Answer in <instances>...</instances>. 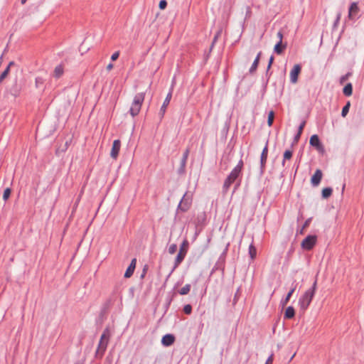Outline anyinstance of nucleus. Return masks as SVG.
<instances>
[{
  "mask_svg": "<svg viewBox=\"0 0 364 364\" xmlns=\"http://www.w3.org/2000/svg\"><path fill=\"white\" fill-rule=\"evenodd\" d=\"M316 284L317 282L315 281L312 287L306 290L299 298V305L302 311H306L310 305L316 290Z\"/></svg>",
  "mask_w": 364,
  "mask_h": 364,
  "instance_id": "obj_1",
  "label": "nucleus"
},
{
  "mask_svg": "<svg viewBox=\"0 0 364 364\" xmlns=\"http://www.w3.org/2000/svg\"><path fill=\"white\" fill-rule=\"evenodd\" d=\"M111 337V332L109 328H106L102 334L101 335L97 350H96V356L99 358H102L106 351L107 345L109 343V339Z\"/></svg>",
  "mask_w": 364,
  "mask_h": 364,
  "instance_id": "obj_2",
  "label": "nucleus"
},
{
  "mask_svg": "<svg viewBox=\"0 0 364 364\" xmlns=\"http://www.w3.org/2000/svg\"><path fill=\"white\" fill-rule=\"evenodd\" d=\"M144 98V92H139L134 95L129 108V113L132 117H135L139 113Z\"/></svg>",
  "mask_w": 364,
  "mask_h": 364,
  "instance_id": "obj_3",
  "label": "nucleus"
},
{
  "mask_svg": "<svg viewBox=\"0 0 364 364\" xmlns=\"http://www.w3.org/2000/svg\"><path fill=\"white\" fill-rule=\"evenodd\" d=\"M243 166V161L240 160L237 165L233 168V170L231 171L229 176L227 178L224 183V186L226 188H228L238 177L240 175L242 168Z\"/></svg>",
  "mask_w": 364,
  "mask_h": 364,
  "instance_id": "obj_4",
  "label": "nucleus"
},
{
  "mask_svg": "<svg viewBox=\"0 0 364 364\" xmlns=\"http://www.w3.org/2000/svg\"><path fill=\"white\" fill-rule=\"evenodd\" d=\"M188 243L187 240H184L180 247V250L176 258L175 267L178 266L183 260L188 250Z\"/></svg>",
  "mask_w": 364,
  "mask_h": 364,
  "instance_id": "obj_5",
  "label": "nucleus"
},
{
  "mask_svg": "<svg viewBox=\"0 0 364 364\" xmlns=\"http://www.w3.org/2000/svg\"><path fill=\"white\" fill-rule=\"evenodd\" d=\"M316 242V236L308 235L301 242V247L306 250H311Z\"/></svg>",
  "mask_w": 364,
  "mask_h": 364,
  "instance_id": "obj_6",
  "label": "nucleus"
},
{
  "mask_svg": "<svg viewBox=\"0 0 364 364\" xmlns=\"http://www.w3.org/2000/svg\"><path fill=\"white\" fill-rule=\"evenodd\" d=\"M192 203V195H189L188 193H185L183 198L181 199L179 208L182 211H186L191 207Z\"/></svg>",
  "mask_w": 364,
  "mask_h": 364,
  "instance_id": "obj_7",
  "label": "nucleus"
},
{
  "mask_svg": "<svg viewBox=\"0 0 364 364\" xmlns=\"http://www.w3.org/2000/svg\"><path fill=\"white\" fill-rule=\"evenodd\" d=\"M301 68L299 64L294 65L290 72V81L291 83L295 84L298 81V77L301 73Z\"/></svg>",
  "mask_w": 364,
  "mask_h": 364,
  "instance_id": "obj_8",
  "label": "nucleus"
},
{
  "mask_svg": "<svg viewBox=\"0 0 364 364\" xmlns=\"http://www.w3.org/2000/svg\"><path fill=\"white\" fill-rule=\"evenodd\" d=\"M121 148V141L119 139H116L113 141L112 147L110 151V156L114 159H117L119 152L120 151Z\"/></svg>",
  "mask_w": 364,
  "mask_h": 364,
  "instance_id": "obj_9",
  "label": "nucleus"
},
{
  "mask_svg": "<svg viewBox=\"0 0 364 364\" xmlns=\"http://www.w3.org/2000/svg\"><path fill=\"white\" fill-rule=\"evenodd\" d=\"M310 144L312 146L316 147V149L321 152L323 151V146L321 144L318 136L316 134L312 135L310 138L309 141Z\"/></svg>",
  "mask_w": 364,
  "mask_h": 364,
  "instance_id": "obj_10",
  "label": "nucleus"
},
{
  "mask_svg": "<svg viewBox=\"0 0 364 364\" xmlns=\"http://www.w3.org/2000/svg\"><path fill=\"white\" fill-rule=\"evenodd\" d=\"M323 173L320 169H317L311 178V183L314 186H318L322 179Z\"/></svg>",
  "mask_w": 364,
  "mask_h": 364,
  "instance_id": "obj_11",
  "label": "nucleus"
},
{
  "mask_svg": "<svg viewBox=\"0 0 364 364\" xmlns=\"http://www.w3.org/2000/svg\"><path fill=\"white\" fill-rule=\"evenodd\" d=\"M136 259L134 258L124 273L125 278H129L134 273L136 267Z\"/></svg>",
  "mask_w": 364,
  "mask_h": 364,
  "instance_id": "obj_12",
  "label": "nucleus"
},
{
  "mask_svg": "<svg viewBox=\"0 0 364 364\" xmlns=\"http://www.w3.org/2000/svg\"><path fill=\"white\" fill-rule=\"evenodd\" d=\"M358 11H359V8H358V4L355 2L352 3L349 8V11H348V18L350 19L353 18L354 16L355 15H357Z\"/></svg>",
  "mask_w": 364,
  "mask_h": 364,
  "instance_id": "obj_13",
  "label": "nucleus"
},
{
  "mask_svg": "<svg viewBox=\"0 0 364 364\" xmlns=\"http://www.w3.org/2000/svg\"><path fill=\"white\" fill-rule=\"evenodd\" d=\"M175 338L171 334L165 335L161 340V343L165 346H169L173 343Z\"/></svg>",
  "mask_w": 364,
  "mask_h": 364,
  "instance_id": "obj_14",
  "label": "nucleus"
},
{
  "mask_svg": "<svg viewBox=\"0 0 364 364\" xmlns=\"http://www.w3.org/2000/svg\"><path fill=\"white\" fill-rule=\"evenodd\" d=\"M46 82L45 76H36L35 78V87L36 89H43Z\"/></svg>",
  "mask_w": 364,
  "mask_h": 364,
  "instance_id": "obj_15",
  "label": "nucleus"
},
{
  "mask_svg": "<svg viewBox=\"0 0 364 364\" xmlns=\"http://www.w3.org/2000/svg\"><path fill=\"white\" fill-rule=\"evenodd\" d=\"M171 93L169 92L166 97L165 98L164 100V102L161 107V109H160V114L161 115V117H164V114H165V112H166V107L168 105L170 101H171Z\"/></svg>",
  "mask_w": 364,
  "mask_h": 364,
  "instance_id": "obj_16",
  "label": "nucleus"
},
{
  "mask_svg": "<svg viewBox=\"0 0 364 364\" xmlns=\"http://www.w3.org/2000/svg\"><path fill=\"white\" fill-rule=\"evenodd\" d=\"M295 315L294 309L292 306H288L284 312V318L290 319L294 318Z\"/></svg>",
  "mask_w": 364,
  "mask_h": 364,
  "instance_id": "obj_17",
  "label": "nucleus"
},
{
  "mask_svg": "<svg viewBox=\"0 0 364 364\" xmlns=\"http://www.w3.org/2000/svg\"><path fill=\"white\" fill-rule=\"evenodd\" d=\"M286 47V44H282V43L278 41V43L274 46V50L277 54L280 55L283 53Z\"/></svg>",
  "mask_w": 364,
  "mask_h": 364,
  "instance_id": "obj_18",
  "label": "nucleus"
},
{
  "mask_svg": "<svg viewBox=\"0 0 364 364\" xmlns=\"http://www.w3.org/2000/svg\"><path fill=\"white\" fill-rule=\"evenodd\" d=\"M261 55H262V52L259 51L257 55V57L255 59L250 69V73H253L256 70L257 68V65L259 64V59H260V57H261Z\"/></svg>",
  "mask_w": 364,
  "mask_h": 364,
  "instance_id": "obj_19",
  "label": "nucleus"
},
{
  "mask_svg": "<svg viewBox=\"0 0 364 364\" xmlns=\"http://www.w3.org/2000/svg\"><path fill=\"white\" fill-rule=\"evenodd\" d=\"M267 154H268V146H267V144H266L264 148L262 150V154H261L262 166H263L267 161Z\"/></svg>",
  "mask_w": 364,
  "mask_h": 364,
  "instance_id": "obj_20",
  "label": "nucleus"
},
{
  "mask_svg": "<svg viewBox=\"0 0 364 364\" xmlns=\"http://www.w3.org/2000/svg\"><path fill=\"white\" fill-rule=\"evenodd\" d=\"M64 69L62 65H59L56 66L53 71V76L56 78H59L63 74Z\"/></svg>",
  "mask_w": 364,
  "mask_h": 364,
  "instance_id": "obj_21",
  "label": "nucleus"
},
{
  "mask_svg": "<svg viewBox=\"0 0 364 364\" xmlns=\"http://www.w3.org/2000/svg\"><path fill=\"white\" fill-rule=\"evenodd\" d=\"M14 64V63L13 61L10 62L9 63L7 68L5 69V70L1 74V75H0V82H1L4 80V79H5L7 77V75H9V71H10V68Z\"/></svg>",
  "mask_w": 364,
  "mask_h": 364,
  "instance_id": "obj_22",
  "label": "nucleus"
},
{
  "mask_svg": "<svg viewBox=\"0 0 364 364\" xmlns=\"http://www.w3.org/2000/svg\"><path fill=\"white\" fill-rule=\"evenodd\" d=\"M343 94L346 96H350L353 92V86L351 83H348L343 88Z\"/></svg>",
  "mask_w": 364,
  "mask_h": 364,
  "instance_id": "obj_23",
  "label": "nucleus"
},
{
  "mask_svg": "<svg viewBox=\"0 0 364 364\" xmlns=\"http://www.w3.org/2000/svg\"><path fill=\"white\" fill-rule=\"evenodd\" d=\"M249 255L251 259H255L257 256V250L253 244H251L249 246Z\"/></svg>",
  "mask_w": 364,
  "mask_h": 364,
  "instance_id": "obj_24",
  "label": "nucleus"
},
{
  "mask_svg": "<svg viewBox=\"0 0 364 364\" xmlns=\"http://www.w3.org/2000/svg\"><path fill=\"white\" fill-rule=\"evenodd\" d=\"M191 290V284H186L184 287H183L180 290H179V294L181 295H186L189 293Z\"/></svg>",
  "mask_w": 364,
  "mask_h": 364,
  "instance_id": "obj_25",
  "label": "nucleus"
},
{
  "mask_svg": "<svg viewBox=\"0 0 364 364\" xmlns=\"http://www.w3.org/2000/svg\"><path fill=\"white\" fill-rule=\"evenodd\" d=\"M332 188H325L322 190V196L324 198H328L332 194Z\"/></svg>",
  "mask_w": 364,
  "mask_h": 364,
  "instance_id": "obj_26",
  "label": "nucleus"
},
{
  "mask_svg": "<svg viewBox=\"0 0 364 364\" xmlns=\"http://www.w3.org/2000/svg\"><path fill=\"white\" fill-rule=\"evenodd\" d=\"M294 291H295V287H293V288H292V289L289 291V293L287 294V295L286 298L282 301V305H283V306H286V305L288 304V302H289V299H290V298H291V296L292 294L294 292Z\"/></svg>",
  "mask_w": 364,
  "mask_h": 364,
  "instance_id": "obj_27",
  "label": "nucleus"
},
{
  "mask_svg": "<svg viewBox=\"0 0 364 364\" xmlns=\"http://www.w3.org/2000/svg\"><path fill=\"white\" fill-rule=\"evenodd\" d=\"M350 107V102H348L346 105L343 107L341 115L342 117H345L347 114L348 113L349 109Z\"/></svg>",
  "mask_w": 364,
  "mask_h": 364,
  "instance_id": "obj_28",
  "label": "nucleus"
},
{
  "mask_svg": "<svg viewBox=\"0 0 364 364\" xmlns=\"http://www.w3.org/2000/svg\"><path fill=\"white\" fill-rule=\"evenodd\" d=\"M274 118V112L273 111H270L268 114V119H267V124L269 127H271L273 124Z\"/></svg>",
  "mask_w": 364,
  "mask_h": 364,
  "instance_id": "obj_29",
  "label": "nucleus"
},
{
  "mask_svg": "<svg viewBox=\"0 0 364 364\" xmlns=\"http://www.w3.org/2000/svg\"><path fill=\"white\" fill-rule=\"evenodd\" d=\"M292 156V151L289 150L285 151L284 154V160L290 159ZM284 164V161H283V164Z\"/></svg>",
  "mask_w": 364,
  "mask_h": 364,
  "instance_id": "obj_30",
  "label": "nucleus"
},
{
  "mask_svg": "<svg viewBox=\"0 0 364 364\" xmlns=\"http://www.w3.org/2000/svg\"><path fill=\"white\" fill-rule=\"evenodd\" d=\"M11 195V189L7 188L4 190V194H3V199L4 200H6Z\"/></svg>",
  "mask_w": 364,
  "mask_h": 364,
  "instance_id": "obj_31",
  "label": "nucleus"
},
{
  "mask_svg": "<svg viewBox=\"0 0 364 364\" xmlns=\"http://www.w3.org/2000/svg\"><path fill=\"white\" fill-rule=\"evenodd\" d=\"M188 154H189V150L188 149H186L185 151V152L183 153V156L182 161H181V164H182L183 166H184L185 164H186V160H187L188 156Z\"/></svg>",
  "mask_w": 364,
  "mask_h": 364,
  "instance_id": "obj_32",
  "label": "nucleus"
},
{
  "mask_svg": "<svg viewBox=\"0 0 364 364\" xmlns=\"http://www.w3.org/2000/svg\"><path fill=\"white\" fill-rule=\"evenodd\" d=\"M183 311L186 314H191L192 311V307L190 304H186L183 307Z\"/></svg>",
  "mask_w": 364,
  "mask_h": 364,
  "instance_id": "obj_33",
  "label": "nucleus"
},
{
  "mask_svg": "<svg viewBox=\"0 0 364 364\" xmlns=\"http://www.w3.org/2000/svg\"><path fill=\"white\" fill-rule=\"evenodd\" d=\"M177 250V245L176 244H173L171 245H170V247H168V252L170 254H174Z\"/></svg>",
  "mask_w": 364,
  "mask_h": 364,
  "instance_id": "obj_34",
  "label": "nucleus"
},
{
  "mask_svg": "<svg viewBox=\"0 0 364 364\" xmlns=\"http://www.w3.org/2000/svg\"><path fill=\"white\" fill-rule=\"evenodd\" d=\"M167 6V2L166 0H161L159 4V7L160 9H164Z\"/></svg>",
  "mask_w": 364,
  "mask_h": 364,
  "instance_id": "obj_35",
  "label": "nucleus"
},
{
  "mask_svg": "<svg viewBox=\"0 0 364 364\" xmlns=\"http://www.w3.org/2000/svg\"><path fill=\"white\" fill-rule=\"evenodd\" d=\"M119 51H117L115 53H114L112 56H111V59L112 60H116L118 58H119Z\"/></svg>",
  "mask_w": 364,
  "mask_h": 364,
  "instance_id": "obj_36",
  "label": "nucleus"
},
{
  "mask_svg": "<svg viewBox=\"0 0 364 364\" xmlns=\"http://www.w3.org/2000/svg\"><path fill=\"white\" fill-rule=\"evenodd\" d=\"M305 124H306V122L305 121L301 122V124H300V126L299 127L298 132L302 133L303 129H304V128L305 127Z\"/></svg>",
  "mask_w": 364,
  "mask_h": 364,
  "instance_id": "obj_37",
  "label": "nucleus"
},
{
  "mask_svg": "<svg viewBox=\"0 0 364 364\" xmlns=\"http://www.w3.org/2000/svg\"><path fill=\"white\" fill-rule=\"evenodd\" d=\"M277 38L279 39V41L280 43H282V39H283V33H282V31H279L277 33Z\"/></svg>",
  "mask_w": 364,
  "mask_h": 364,
  "instance_id": "obj_38",
  "label": "nucleus"
},
{
  "mask_svg": "<svg viewBox=\"0 0 364 364\" xmlns=\"http://www.w3.org/2000/svg\"><path fill=\"white\" fill-rule=\"evenodd\" d=\"M273 361V355H271L266 361V364H272Z\"/></svg>",
  "mask_w": 364,
  "mask_h": 364,
  "instance_id": "obj_39",
  "label": "nucleus"
},
{
  "mask_svg": "<svg viewBox=\"0 0 364 364\" xmlns=\"http://www.w3.org/2000/svg\"><path fill=\"white\" fill-rule=\"evenodd\" d=\"M113 68V64L109 63L107 65V70L110 71Z\"/></svg>",
  "mask_w": 364,
  "mask_h": 364,
  "instance_id": "obj_40",
  "label": "nucleus"
},
{
  "mask_svg": "<svg viewBox=\"0 0 364 364\" xmlns=\"http://www.w3.org/2000/svg\"><path fill=\"white\" fill-rule=\"evenodd\" d=\"M273 60H274V57H273V56H271V57H270V58H269L268 68H270L271 65H272V63H273Z\"/></svg>",
  "mask_w": 364,
  "mask_h": 364,
  "instance_id": "obj_41",
  "label": "nucleus"
},
{
  "mask_svg": "<svg viewBox=\"0 0 364 364\" xmlns=\"http://www.w3.org/2000/svg\"><path fill=\"white\" fill-rule=\"evenodd\" d=\"M301 133H299V132H298V133H297V134H296V136H295V140H296V141H298V140H299V138H300V136H301Z\"/></svg>",
  "mask_w": 364,
  "mask_h": 364,
  "instance_id": "obj_42",
  "label": "nucleus"
},
{
  "mask_svg": "<svg viewBox=\"0 0 364 364\" xmlns=\"http://www.w3.org/2000/svg\"><path fill=\"white\" fill-rule=\"evenodd\" d=\"M309 220H306V221L305 222V223H304V228L307 227V226L309 225Z\"/></svg>",
  "mask_w": 364,
  "mask_h": 364,
  "instance_id": "obj_43",
  "label": "nucleus"
},
{
  "mask_svg": "<svg viewBox=\"0 0 364 364\" xmlns=\"http://www.w3.org/2000/svg\"><path fill=\"white\" fill-rule=\"evenodd\" d=\"M26 1V0H21V3L24 4Z\"/></svg>",
  "mask_w": 364,
  "mask_h": 364,
  "instance_id": "obj_44",
  "label": "nucleus"
}]
</instances>
